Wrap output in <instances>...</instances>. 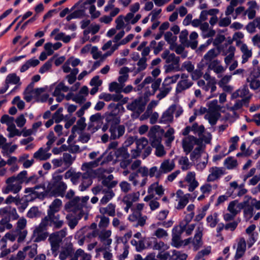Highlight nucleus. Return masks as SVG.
I'll use <instances>...</instances> for the list:
<instances>
[{"instance_id":"obj_9","label":"nucleus","mask_w":260,"mask_h":260,"mask_svg":"<svg viewBox=\"0 0 260 260\" xmlns=\"http://www.w3.org/2000/svg\"><path fill=\"white\" fill-rule=\"evenodd\" d=\"M116 158L120 161V166L122 169H126L132 161V158L127 150L123 148H119L115 152Z\"/></svg>"},{"instance_id":"obj_8","label":"nucleus","mask_w":260,"mask_h":260,"mask_svg":"<svg viewBox=\"0 0 260 260\" xmlns=\"http://www.w3.org/2000/svg\"><path fill=\"white\" fill-rule=\"evenodd\" d=\"M146 105V102L144 98L140 96L128 103L126 108L128 110L136 113L138 116L144 111Z\"/></svg>"},{"instance_id":"obj_27","label":"nucleus","mask_w":260,"mask_h":260,"mask_svg":"<svg viewBox=\"0 0 260 260\" xmlns=\"http://www.w3.org/2000/svg\"><path fill=\"white\" fill-rule=\"evenodd\" d=\"M232 98L234 99H236L239 97L244 99L249 96L250 99L251 98V95L250 94L248 87L246 85L243 86L237 90L232 94Z\"/></svg>"},{"instance_id":"obj_57","label":"nucleus","mask_w":260,"mask_h":260,"mask_svg":"<svg viewBox=\"0 0 260 260\" xmlns=\"http://www.w3.org/2000/svg\"><path fill=\"white\" fill-rule=\"evenodd\" d=\"M117 183V181H110L106 178H104L102 181V185L103 186V187H106L104 188L106 190H112V188L116 186Z\"/></svg>"},{"instance_id":"obj_13","label":"nucleus","mask_w":260,"mask_h":260,"mask_svg":"<svg viewBox=\"0 0 260 260\" xmlns=\"http://www.w3.org/2000/svg\"><path fill=\"white\" fill-rule=\"evenodd\" d=\"M197 141V138L191 135L187 136L183 139L182 147L186 154H189L192 151Z\"/></svg>"},{"instance_id":"obj_17","label":"nucleus","mask_w":260,"mask_h":260,"mask_svg":"<svg viewBox=\"0 0 260 260\" xmlns=\"http://www.w3.org/2000/svg\"><path fill=\"white\" fill-rule=\"evenodd\" d=\"M147 219V216L143 215L142 213L137 212H133L132 214L128 217V219L130 221L137 222L136 224L134 225L135 227L143 226L146 223Z\"/></svg>"},{"instance_id":"obj_29","label":"nucleus","mask_w":260,"mask_h":260,"mask_svg":"<svg viewBox=\"0 0 260 260\" xmlns=\"http://www.w3.org/2000/svg\"><path fill=\"white\" fill-rule=\"evenodd\" d=\"M61 204L62 202L60 199H55L49 206L47 210V215L50 216L51 214H57V213L59 211Z\"/></svg>"},{"instance_id":"obj_47","label":"nucleus","mask_w":260,"mask_h":260,"mask_svg":"<svg viewBox=\"0 0 260 260\" xmlns=\"http://www.w3.org/2000/svg\"><path fill=\"white\" fill-rule=\"evenodd\" d=\"M249 96L242 99L241 100H236L235 104L233 107V109L235 110H238L241 109L243 107V106H247L249 102Z\"/></svg>"},{"instance_id":"obj_62","label":"nucleus","mask_w":260,"mask_h":260,"mask_svg":"<svg viewBox=\"0 0 260 260\" xmlns=\"http://www.w3.org/2000/svg\"><path fill=\"white\" fill-rule=\"evenodd\" d=\"M123 85H121L116 82H111L109 85V90L110 92L115 91L116 93H120L122 91Z\"/></svg>"},{"instance_id":"obj_21","label":"nucleus","mask_w":260,"mask_h":260,"mask_svg":"<svg viewBox=\"0 0 260 260\" xmlns=\"http://www.w3.org/2000/svg\"><path fill=\"white\" fill-rule=\"evenodd\" d=\"M203 232L199 228L196 231V234L192 239H188L187 241L191 240V243L194 251L198 250L202 245Z\"/></svg>"},{"instance_id":"obj_52","label":"nucleus","mask_w":260,"mask_h":260,"mask_svg":"<svg viewBox=\"0 0 260 260\" xmlns=\"http://www.w3.org/2000/svg\"><path fill=\"white\" fill-rule=\"evenodd\" d=\"M38 227L36 228L35 232L37 234L35 237L34 241L35 242H39L45 240L48 237V233L45 232L46 230L39 231L38 230Z\"/></svg>"},{"instance_id":"obj_18","label":"nucleus","mask_w":260,"mask_h":260,"mask_svg":"<svg viewBox=\"0 0 260 260\" xmlns=\"http://www.w3.org/2000/svg\"><path fill=\"white\" fill-rule=\"evenodd\" d=\"M85 171L83 174L81 173V177L82 180H92V178L96 176L100 178H103V174L106 172V170L104 168H99L95 171L83 170Z\"/></svg>"},{"instance_id":"obj_50","label":"nucleus","mask_w":260,"mask_h":260,"mask_svg":"<svg viewBox=\"0 0 260 260\" xmlns=\"http://www.w3.org/2000/svg\"><path fill=\"white\" fill-rule=\"evenodd\" d=\"M73 257H76L77 259L80 257V260H90L91 256L90 254L85 253L83 249L79 248L76 250Z\"/></svg>"},{"instance_id":"obj_49","label":"nucleus","mask_w":260,"mask_h":260,"mask_svg":"<svg viewBox=\"0 0 260 260\" xmlns=\"http://www.w3.org/2000/svg\"><path fill=\"white\" fill-rule=\"evenodd\" d=\"M69 90V87L64 85L63 82L59 83L55 88L54 92H53V95H58L64 94L61 93V91L67 92Z\"/></svg>"},{"instance_id":"obj_59","label":"nucleus","mask_w":260,"mask_h":260,"mask_svg":"<svg viewBox=\"0 0 260 260\" xmlns=\"http://www.w3.org/2000/svg\"><path fill=\"white\" fill-rule=\"evenodd\" d=\"M40 215L41 212L36 206L31 207L27 213V217L29 218H37L40 217Z\"/></svg>"},{"instance_id":"obj_64","label":"nucleus","mask_w":260,"mask_h":260,"mask_svg":"<svg viewBox=\"0 0 260 260\" xmlns=\"http://www.w3.org/2000/svg\"><path fill=\"white\" fill-rule=\"evenodd\" d=\"M180 78L179 74H176L171 77H167L165 78L164 82L163 85L165 86L166 85H170L171 84H173L176 83L177 80Z\"/></svg>"},{"instance_id":"obj_58","label":"nucleus","mask_w":260,"mask_h":260,"mask_svg":"<svg viewBox=\"0 0 260 260\" xmlns=\"http://www.w3.org/2000/svg\"><path fill=\"white\" fill-rule=\"evenodd\" d=\"M189 194H186L183 197H180L178 205L176 206V208L178 210H181L183 209L189 202L188 196Z\"/></svg>"},{"instance_id":"obj_46","label":"nucleus","mask_w":260,"mask_h":260,"mask_svg":"<svg viewBox=\"0 0 260 260\" xmlns=\"http://www.w3.org/2000/svg\"><path fill=\"white\" fill-rule=\"evenodd\" d=\"M247 80L249 82V86L251 89L260 91V80L252 77H249Z\"/></svg>"},{"instance_id":"obj_19","label":"nucleus","mask_w":260,"mask_h":260,"mask_svg":"<svg viewBox=\"0 0 260 260\" xmlns=\"http://www.w3.org/2000/svg\"><path fill=\"white\" fill-rule=\"evenodd\" d=\"M175 110V105L170 106L162 114L159 123L167 124L171 122L173 120V114Z\"/></svg>"},{"instance_id":"obj_7","label":"nucleus","mask_w":260,"mask_h":260,"mask_svg":"<svg viewBox=\"0 0 260 260\" xmlns=\"http://www.w3.org/2000/svg\"><path fill=\"white\" fill-rule=\"evenodd\" d=\"M136 144L137 145L136 149L132 150V155L133 158L140 156L143 150H144V155L145 157L147 156L151 153V148L148 146V141L146 138L142 137L138 139Z\"/></svg>"},{"instance_id":"obj_32","label":"nucleus","mask_w":260,"mask_h":260,"mask_svg":"<svg viewBox=\"0 0 260 260\" xmlns=\"http://www.w3.org/2000/svg\"><path fill=\"white\" fill-rule=\"evenodd\" d=\"M220 116L218 112L208 111L204 116L205 119L207 120L211 125L216 124Z\"/></svg>"},{"instance_id":"obj_42","label":"nucleus","mask_w":260,"mask_h":260,"mask_svg":"<svg viewBox=\"0 0 260 260\" xmlns=\"http://www.w3.org/2000/svg\"><path fill=\"white\" fill-rule=\"evenodd\" d=\"M178 164L183 171L189 169L191 166V163L187 156H181L178 160Z\"/></svg>"},{"instance_id":"obj_40","label":"nucleus","mask_w":260,"mask_h":260,"mask_svg":"<svg viewBox=\"0 0 260 260\" xmlns=\"http://www.w3.org/2000/svg\"><path fill=\"white\" fill-rule=\"evenodd\" d=\"M170 256L169 260H186L187 254L176 250H170Z\"/></svg>"},{"instance_id":"obj_48","label":"nucleus","mask_w":260,"mask_h":260,"mask_svg":"<svg viewBox=\"0 0 260 260\" xmlns=\"http://www.w3.org/2000/svg\"><path fill=\"white\" fill-rule=\"evenodd\" d=\"M194 216V212H190L186 215L184 219L180 223V228L181 232L184 231L187 224H188L192 220Z\"/></svg>"},{"instance_id":"obj_41","label":"nucleus","mask_w":260,"mask_h":260,"mask_svg":"<svg viewBox=\"0 0 260 260\" xmlns=\"http://www.w3.org/2000/svg\"><path fill=\"white\" fill-rule=\"evenodd\" d=\"M241 50L243 53L242 63H244L247 62L248 58L252 56V52L250 50H248V47L245 44L242 45Z\"/></svg>"},{"instance_id":"obj_25","label":"nucleus","mask_w":260,"mask_h":260,"mask_svg":"<svg viewBox=\"0 0 260 260\" xmlns=\"http://www.w3.org/2000/svg\"><path fill=\"white\" fill-rule=\"evenodd\" d=\"M161 57L165 59L166 62L167 63H173V62H179L180 57L177 56L174 53H170L169 50H165L161 55Z\"/></svg>"},{"instance_id":"obj_45","label":"nucleus","mask_w":260,"mask_h":260,"mask_svg":"<svg viewBox=\"0 0 260 260\" xmlns=\"http://www.w3.org/2000/svg\"><path fill=\"white\" fill-rule=\"evenodd\" d=\"M75 159V156L73 157L71 154L68 153H64L62 156L63 164L68 168L70 167Z\"/></svg>"},{"instance_id":"obj_44","label":"nucleus","mask_w":260,"mask_h":260,"mask_svg":"<svg viewBox=\"0 0 260 260\" xmlns=\"http://www.w3.org/2000/svg\"><path fill=\"white\" fill-rule=\"evenodd\" d=\"M217 53L215 48L209 50L204 56V59L206 60V63L212 62L213 60L216 57Z\"/></svg>"},{"instance_id":"obj_31","label":"nucleus","mask_w":260,"mask_h":260,"mask_svg":"<svg viewBox=\"0 0 260 260\" xmlns=\"http://www.w3.org/2000/svg\"><path fill=\"white\" fill-rule=\"evenodd\" d=\"M161 82V80L158 78L155 80L154 82H152L151 83L150 87L148 86H146L145 94H146V95H154L155 94V91L158 89L160 85Z\"/></svg>"},{"instance_id":"obj_33","label":"nucleus","mask_w":260,"mask_h":260,"mask_svg":"<svg viewBox=\"0 0 260 260\" xmlns=\"http://www.w3.org/2000/svg\"><path fill=\"white\" fill-rule=\"evenodd\" d=\"M192 84V82L189 80H180L177 84L176 91L177 93H181L183 91L189 88Z\"/></svg>"},{"instance_id":"obj_39","label":"nucleus","mask_w":260,"mask_h":260,"mask_svg":"<svg viewBox=\"0 0 260 260\" xmlns=\"http://www.w3.org/2000/svg\"><path fill=\"white\" fill-rule=\"evenodd\" d=\"M86 126L85 117H81L77 120L76 124L72 127V133L75 134L79 130L82 131L85 128Z\"/></svg>"},{"instance_id":"obj_36","label":"nucleus","mask_w":260,"mask_h":260,"mask_svg":"<svg viewBox=\"0 0 260 260\" xmlns=\"http://www.w3.org/2000/svg\"><path fill=\"white\" fill-rule=\"evenodd\" d=\"M102 159V156L98 157L95 160L88 162H84L81 166L82 170L94 171L93 168L96 167L100 162Z\"/></svg>"},{"instance_id":"obj_30","label":"nucleus","mask_w":260,"mask_h":260,"mask_svg":"<svg viewBox=\"0 0 260 260\" xmlns=\"http://www.w3.org/2000/svg\"><path fill=\"white\" fill-rule=\"evenodd\" d=\"M218 215L217 212L208 215L206 217L207 226L211 228H215L219 221Z\"/></svg>"},{"instance_id":"obj_35","label":"nucleus","mask_w":260,"mask_h":260,"mask_svg":"<svg viewBox=\"0 0 260 260\" xmlns=\"http://www.w3.org/2000/svg\"><path fill=\"white\" fill-rule=\"evenodd\" d=\"M115 204L110 203L107 207L101 208L100 212L103 214H106L110 216L114 217L115 215Z\"/></svg>"},{"instance_id":"obj_15","label":"nucleus","mask_w":260,"mask_h":260,"mask_svg":"<svg viewBox=\"0 0 260 260\" xmlns=\"http://www.w3.org/2000/svg\"><path fill=\"white\" fill-rule=\"evenodd\" d=\"M125 131V127L124 125L118 124L114 126H111L109 128L110 139L116 140L119 139L124 135Z\"/></svg>"},{"instance_id":"obj_55","label":"nucleus","mask_w":260,"mask_h":260,"mask_svg":"<svg viewBox=\"0 0 260 260\" xmlns=\"http://www.w3.org/2000/svg\"><path fill=\"white\" fill-rule=\"evenodd\" d=\"M165 67L166 72L168 73L182 71V69H181L180 67L179 62L170 63L169 64L166 65Z\"/></svg>"},{"instance_id":"obj_14","label":"nucleus","mask_w":260,"mask_h":260,"mask_svg":"<svg viewBox=\"0 0 260 260\" xmlns=\"http://www.w3.org/2000/svg\"><path fill=\"white\" fill-rule=\"evenodd\" d=\"M209 172L207 177L209 182H213L226 174L225 169L223 167H213L210 169Z\"/></svg>"},{"instance_id":"obj_11","label":"nucleus","mask_w":260,"mask_h":260,"mask_svg":"<svg viewBox=\"0 0 260 260\" xmlns=\"http://www.w3.org/2000/svg\"><path fill=\"white\" fill-rule=\"evenodd\" d=\"M28 188L25 189V192L29 193L27 196L22 198H19L18 200V210L20 212H23L28 205V202L33 201L36 198H38L32 191L26 190Z\"/></svg>"},{"instance_id":"obj_16","label":"nucleus","mask_w":260,"mask_h":260,"mask_svg":"<svg viewBox=\"0 0 260 260\" xmlns=\"http://www.w3.org/2000/svg\"><path fill=\"white\" fill-rule=\"evenodd\" d=\"M73 244L71 243L65 244L61 247L59 251V258L60 260H66L68 258H72L74 253Z\"/></svg>"},{"instance_id":"obj_61","label":"nucleus","mask_w":260,"mask_h":260,"mask_svg":"<svg viewBox=\"0 0 260 260\" xmlns=\"http://www.w3.org/2000/svg\"><path fill=\"white\" fill-rule=\"evenodd\" d=\"M224 165L228 169H233L237 166V161L232 157H228L224 160Z\"/></svg>"},{"instance_id":"obj_38","label":"nucleus","mask_w":260,"mask_h":260,"mask_svg":"<svg viewBox=\"0 0 260 260\" xmlns=\"http://www.w3.org/2000/svg\"><path fill=\"white\" fill-rule=\"evenodd\" d=\"M174 133L175 131L172 127H169L165 133L164 136L166 138L165 144L167 146L170 147L174 140Z\"/></svg>"},{"instance_id":"obj_3","label":"nucleus","mask_w":260,"mask_h":260,"mask_svg":"<svg viewBox=\"0 0 260 260\" xmlns=\"http://www.w3.org/2000/svg\"><path fill=\"white\" fill-rule=\"evenodd\" d=\"M64 223L63 219H60L58 214L47 215L42 219L38 230H47L49 226L52 227L53 229H59L61 228Z\"/></svg>"},{"instance_id":"obj_56","label":"nucleus","mask_w":260,"mask_h":260,"mask_svg":"<svg viewBox=\"0 0 260 260\" xmlns=\"http://www.w3.org/2000/svg\"><path fill=\"white\" fill-rule=\"evenodd\" d=\"M79 73V70L77 68H74L70 74L66 76V79L69 84H73L77 79V75Z\"/></svg>"},{"instance_id":"obj_5","label":"nucleus","mask_w":260,"mask_h":260,"mask_svg":"<svg viewBox=\"0 0 260 260\" xmlns=\"http://www.w3.org/2000/svg\"><path fill=\"white\" fill-rule=\"evenodd\" d=\"M109 106L111 108H114V111H112L106 116L105 121L108 124L111 126H114L120 122V116H118L117 113L120 111H124V109L122 105L119 103L115 104L111 103Z\"/></svg>"},{"instance_id":"obj_23","label":"nucleus","mask_w":260,"mask_h":260,"mask_svg":"<svg viewBox=\"0 0 260 260\" xmlns=\"http://www.w3.org/2000/svg\"><path fill=\"white\" fill-rule=\"evenodd\" d=\"M49 150L50 149L47 147L45 148L43 147L40 148L39 150L34 154V158L40 160H46L49 159L51 155L50 153L48 152Z\"/></svg>"},{"instance_id":"obj_54","label":"nucleus","mask_w":260,"mask_h":260,"mask_svg":"<svg viewBox=\"0 0 260 260\" xmlns=\"http://www.w3.org/2000/svg\"><path fill=\"white\" fill-rule=\"evenodd\" d=\"M146 61L147 59L146 57H142L138 60L137 63L138 68L136 69L135 70V73L136 74H137L142 71H144L146 69L147 66Z\"/></svg>"},{"instance_id":"obj_1","label":"nucleus","mask_w":260,"mask_h":260,"mask_svg":"<svg viewBox=\"0 0 260 260\" xmlns=\"http://www.w3.org/2000/svg\"><path fill=\"white\" fill-rule=\"evenodd\" d=\"M62 175L54 173L46 186L45 184L37 185L34 187L28 188L26 190L32 191L40 199L51 197H63L67 189V185L62 181Z\"/></svg>"},{"instance_id":"obj_20","label":"nucleus","mask_w":260,"mask_h":260,"mask_svg":"<svg viewBox=\"0 0 260 260\" xmlns=\"http://www.w3.org/2000/svg\"><path fill=\"white\" fill-rule=\"evenodd\" d=\"M175 165L173 160L165 159L160 164L157 176L162 174H167L172 171L175 168Z\"/></svg>"},{"instance_id":"obj_28","label":"nucleus","mask_w":260,"mask_h":260,"mask_svg":"<svg viewBox=\"0 0 260 260\" xmlns=\"http://www.w3.org/2000/svg\"><path fill=\"white\" fill-rule=\"evenodd\" d=\"M80 199L78 197L74 198L66 204L65 208L69 211H74L80 208Z\"/></svg>"},{"instance_id":"obj_53","label":"nucleus","mask_w":260,"mask_h":260,"mask_svg":"<svg viewBox=\"0 0 260 260\" xmlns=\"http://www.w3.org/2000/svg\"><path fill=\"white\" fill-rule=\"evenodd\" d=\"M20 82V78L15 73L9 74L6 77L5 82L9 85L17 84Z\"/></svg>"},{"instance_id":"obj_2","label":"nucleus","mask_w":260,"mask_h":260,"mask_svg":"<svg viewBox=\"0 0 260 260\" xmlns=\"http://www.w3.org/2000/svg\"><path fill=\"white\" fill-rule=\"evenodd\" d=\"M0 232H2L5 229H12L13 226L10 222L17 219L19 215L15 208L8 206L0 208Z\"/></svg>"},{"instance_id":"obj_12","label":"nucleus","mask_w":260,"mask_h":260,"mask_svg":"<svg viewBox=\"0 0 260 260\" xmlns=\"http://www.w3.org/2000/svg\"><path fill=\"white\" fill-rule=\"evenodd\" d=\"M251 199L250 197L246 196L245 197V200L238 205L239 209H244V216L247 219L251 218L253 214V207L249 205V200Z\"/></svg>"},{"instance_id":"obj_51","label":"nucleus","mask_w":260,"mask_h":260,"mask_svg":"<svg viewBox=\"0 0 260 260\" xmlns=\"http://www.w3.org/2000/svg\"><path fill=\"white\" fill-rule=\"evenodd\" d=\"M172 87L169 85H162V87L159 90V93L157 95V98L159 100H161L167 96V95L170 92Z\"/></svg>"},{"instance_id":"obj_43","label":"nucleus","mask_w":260,"mask_h":260,"mask_svg":"<svg viewBox=\"0 0 260 260\" xmlns=\"http://www.w3.org/2000/svg\"><path fill=\"white\" fill-rule=\"evenodd\" d=\"M103 194L104 196L100 200L101 205L106 204L115 196V193L113 190H105Z\"/></svg>"},{"instance_id":"obj_24","label":"nucleus","mask_w":260,"mask_h":260,"mask_svg":"<svg viewBox=\"0 0 260 260\" xmlns=\"http://www.w3.org/2000/svg\"><path fill=\"white\" fill-rule=\"evenodd\" d=\"M111 235L110 230H102L99 234V238L105 246H109L112 243V239L110 238Z\"/></svg>"},{"instance_id":"obj_4","label":"nucleus","mask_w":260,"mask_h":260,"mask_svg":"<svg viewBox=\"0 0 260 260\" xmlns=\"http://www.w3.org/2000/svg\"><path fill=\"white\" fill-rule=\"evenodd\" d=\"M67 229H63L51 234L49 237L52 254L54 257L58 254V250L62 239L67 235Z\"/></svg>"},{"instance_id":"obj_34","label":"nucleus","mask_w":260,"mask_h":260,"mask_svg":"<svg viewBox=\"0 0 260 260\" xmlns=\"http://www.w3.org/2000/svg\"><path fill=\"white\" fill-rule=\"evenodd\" d=\"M37 248L38 245L36 243H33L30 245L25 246L23 248L22 251H24L27 254L29 258H33L37 254Z\"/></svg>"},{"instance_id":"obj_10","label":"nucleus","mask_w":260,"mask_h":260,"mask_svg":"<svg viewBox=\"0 0 260 260\" xmlns=\"http://www.w3.org/2000/svg\"><path fill=\"white\" fill-rule=\"evenodd\" d=\"M145 243L147 244V247L158 250L159 252L165 251L169 248V246L167 244L154 237L146 239Z\"/></svg>"},{"instance_id":"obj_26","label":"nucleus","mask_w":260,"mask_h":260,"mask_svg":"<svg viewBox=\"0 0 260 260\" xmlns=\"http://www.w3.org/2000/svg\"><path fill=\"white\" fill-rule=\"evenodd\" d=\"M165 190L161 185H159L157 182L152 183L148 189V193H152L154 196V194L159 196H161L164 194Z\"/></svg>"},{"instance_id":"obj_37","label":"nucleus","mask_w":260,"mask_h":260,"mask_svg":"<svg viewBox=\"0 0 260 260\" xmlns=\"http://www.w3.org/2000/svg\"><path fill=\"white\" fill-rule=\"evenodd\" d=\"M7 240L6 238L3 237L0 240V257H4L7 256L11 252V250L10 248H7Z\"/></svg>"},{"instance_id":"obj_63","label":"nucleus","mask_w":260,"mask_h":260,"mask_svg":"<svg viewBox=\"0 0 260 260\" xmlns=\"http://www.w3.org/2000/svg\"><path fill=\"white\" fill-rule=\"evenodd\" d=\"M160 129V127L158 125H154L152 126L148 133V136L149 139L160 136V134L159 133V131Z\"/></svg>"},{"instance_id":"obj_6","label":"nucleus","mask_w":260,"mask_h":260,"mask_svg":"<svg viewBox=\"0 0 260 260\" xmlns=\"http://www.w3.org/2000/svg\"><path fill=\"white\" fill-rule=\"evenodd\" d=\"M6 185L3 186L2 189L4 194H8L12 192L17 194L22 188L21 181H19L15 176L8 178L6 181Z\"/></svg>"},{"instance_id":"obj_60","label":"nucleus","mask_w":260,"mask_h":260,"mask_svg":"<svg viewBox=\"0 0 260 260\" xmlns=\"http://www.w3.org/2000/svg\"><path fill=\"white\" fill-rule=\"evenodd\" d=\"M174 229L173 230V235L171 244L173 246L179 248L182 245V242L180 240V235L179 234L174 233Z\"/></svg>"},{"instance_id":"obj_22","label":"nucleus","mask_w":260,"mask_h":260,"mask_svg":"<svg viewBox=\"0 0 260 260\" xmlns=\"http://www.w3.org/2000/svg\"><path fill=\"white\" fill-rule=\"evenodd\" d=\"M246 249V243L245 239L243 237L240 238L238 244L236 249V254L235 255V258L236 260H238L242 257Z\"/></svg>"}]
</instances>
